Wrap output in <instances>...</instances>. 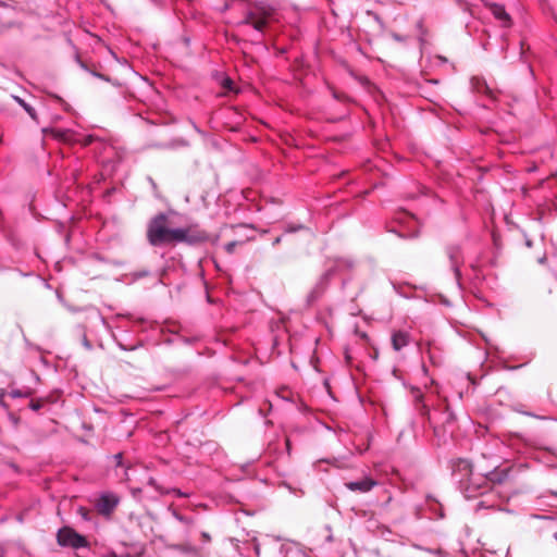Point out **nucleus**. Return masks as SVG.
Segmentation results:
<instances>
[{
  "mask_svg": "<svg viewBox=\"0 0 557 557\" xmlns=\"http://www.w3.org/2000/svg\"><path fill=\"white\" fill-rule=\"evenodd\" d=\"M422 370H423V372H424V373H426V372H428V370H426V367H425V366H422Z\"/></svg>",
  "mask_w": 557,
  "mask_h": 557,
  "instance_id": "4c0bfd02",
  "label": "nucleus"
},
{
  "mask_svg": "<svg viewBox=\"0 0 557 557\" xmlns=\"http://www.w3.org/2000/svg\"><path fill=\"white\" fill-rule=\"evenodd\" d=\"M491 12L494 15V17L502 22L503 26H509L510 25V16L507 13L506 9L502 4L493 3L491 5Z\"/></svg>",
  "mask_w": 557,
  "mask_h": 557,
  "instance_id": "f8f14e48",
  "label": "nucleus"
},
{
  "mask_svg": "<svg viewBox=\"0 0 557 557\" xmlns=\"http://www.w3.org/2000/svg\"><path fill=\"white\" fill-rule=\"evenodd\" d=\"M242 23L252 26L258 32H262L267 24V20L265 17L258 16V14L253 11H248Z\"/></svg>",
  "mask_w": 557,
  "mask_h": 557,
  "instance_id": "9b49d317",
  "label": "nucleus"
},
{
  "mask_svg": "<svg viewBox=\"0 0 557 557\" xmlns=\"http://www.w3.org/2000/svg\"><path fill=\"white\" fill-rule=\"evenodd\" d=\"M57 541L60 546L72 547L75 549L85 548L88 546V541L85 536L67 527H64L58 531Z\"/></svg>",
  "mask_w": 557,
  "mask_h": 557,
  "instance_id": "20e7f679",
  "label": "nucleus"
},
{
  "mask_svg": "<svg viewBox=\"0 0 557 557\" xmlns=\"http://www.w3.org/2000/svg\"><path fill=\"white\" fill-rule=\"evenodd\" d=\"M376 485L377 482L369 476H364L358 481H349L345 483L347 490L358 493H368Z\"/></svg>",
  "mask_w": 557,
  "mask_h": 557,
  "instance_id": "1a4fd4ad",
  "label": "nucleus"
},
{
  "mask_svg": "<svg viewBox=\"0 0 557 557\" xmlns=\"http://www.w3.org/2000/svg\"><path fill=\"white\" fill-rule=\"evenodd\" d=\"M554 537H555V539H556V541H557V532L554 534Z\"/></svg>",
  "mask_w": 557,
  "mask_h": 557,
  "instance_id": "58836bf2",
  "label": "nucleus"
},
{
  "mask_svg": "<svg viewBox=\"0 0 557 557\" xmlns=\"http://www.w3.org/2000/svg\"><path fill=\"white\" fill-rule=\"evenodd\" d=\"M410 343V335L406 331H395L392 334V347L395 351L401 350Z\"/></svg>",
  "mask_w": 557,
  "mask_h": 557,
  "instance_id": "9d476101",
  "label": "nucleus"
},
{
  "mask_svg": "<svg viewBox=\"0 0 557 557\" xmlns=\"http://www.w3.org/2000/svg\"><path fill=\"white\" fill-rule=\"evenodd\" d=\"M431 555L432 550L419 546L411 547L407 553V557H430Z\"/></svg>",
  "mask_w": 557,
  "mask_h": 557,
  "instance_id": "dca6fc26",
  "label": "nucleus"
},
{
  "mask_svg": "<svg viewBox=\"0 0 557 557\" xmlns=\"http://www.w3.org/2000/svg\"><path fill=\"white\" fill-rule=\"evenodd\" d=\"M355 268V261L350 258H337L334 261V265L329 268L315 283L313 288L308 294V302L317 301L323 293L326 290L330 281L336 273H342L344 271H350Z\"/></svg>",
  "mask_w": 557,
  "mask_h": 557,
  "instance_id": "f03ea898",
  "label": "nucleus"
},
{
  "mask_svg": "<svg viewBox=\"0 0 557 557\" xmlns=\"http://www.w3.org/2000/svg\"><path fill=\"white\" fill-rule=\"evenodd\" d=\"M392 37H393V39H394V40H396V41H399V42L405 41V38H404L401 35L397 34V33H393V34H392Z\"/></svg>",
  "mask_w": 557,
  "mask_h": 557,
  "instance_id": "a878e982",
  "label": "nucleus"
},
{
  "mask_svg": "<svg viewBox=\"0 0 557 557\" xmlns=\"http://www.w3.org/2000/svg\"><path fill=\"white\" fill-rule=\"evenodd\" d=\"M83 345H84V347H85L86 349H88V350H90V349L92 348L91 343L87 339V337H86V336H84V338H83Z\"/></svg>",
  "mask_w": 557,
  "mask_h": 557,
  "instance_id": "393cba45",
  "label": "nucleus"
},
{
  "mask_svg": "<svg viewBox=\"0 0 557 557\" xmlns=\"http://www.w3.org/2000/svg\"><path fill=\"white\" fill-rule=\"evenodd\" d=\"M172 515L181 523L190 524L193 522L191 518L183 516L180 512H177L176 510H173Z\"/></svg>",
  "mask_w": 557,
  "mask_h": 557,
  "instance_id": "aec40b11",
  "label": "nucleus"
},
{
  "mask_svg": "<svg viewBox=\"0 0 557 557\" xmlns=\"http://www.w3.org/2000/svg\"><path fill=\"white\" fill-rule=\"evenodd\" d=\"M112 459L115 462L116 469H121L122 473L116 472V475L122 481H129L128 470L131 469L129 466L125 465L123 461V453H117L112 456Z\"/></svg>",
  "mask_w": 557,
  "mask_h": 557,
  "instance_id": "4468645a",
  "label": "nucleus"
},
{
  "mask_svg": "<svg viewBox=\"0 0 557 557\" xmlns=\"http://www.w3.org/2000/svg\"><path fill=\"white\" fill-rule=\"evenodd\" d=\"M238 244L239 243L236 240L230 242L224 246V249L227 253L232 255L235 251V248Z\"/></svg>",
  "mask_w": 557,
  "mask_h": 557,
  "instance_id": "4be33fe9",
  "label": "nucleus"
},
{
  "mask_svg": "<svg viewBox=\"0 0 557 557\" xmlns=\"http://www.w3.org/2000/svg\"><path fill=\"white\" fill-rule=\"evenodd\" d=\"M132 491H133V494H134V495H136V493H140V492H141V490H140V488H133Z\"/></svg>",
  "mask_w": 557,
  "mask_h": 557,
  "instance_id": "473e14b6",
  "label": "nucleus"
},
{
  "mask_svg": "<svg viewBox=\"0 0 557 557\" xmlns=\"http://www.w3.org/2000/svg\"><path fill=\"white\" fill-rule=\"evenodd\" d=\"M148 181H149V183H150L151 187H152L153 189H157V185H156L154 181H153L151 177H148Z\"/></svg>",
  "mask_w": 557,
  "mask_h": 557,
  "instance_id": "c756f323",
  "label": "nucleus"
},
{
  "mask_svg": "<svg viewBox=\"0 0 557 557\" xmlns=\"http://www.w3.org/2000/svg\"><path fill=\"white\" fill-rule=\"evenodd\" d=\"M44 406V401L42 399H32L28 407L33 410V411H39Z\"/></svg>",
  "mask_w": 557,
  "mask_h": 557,
  "instance_id": "412c9836",
  "label": "nucleus"
},
{
  "mask_svg": "<svg viewBox=\"0 0 557 557\" xmlns=\"http://www.w3.org/2000/svg\"><path fill=\"white\" fill-rule=\"evenodd\" d=\"M134 277L136 280H139V278H143V277H146L148 275H150V271L149 270H140V271H136L133 273Z\"/></svg>",
  "mask_w": 557,
  "mask_h": 557,
  "instance_id": "b1692460",
  "label": "nucleus"
},
{
  "mask_svg": "<svg viewBox=\"0 0 557 557\" xmlns=\"http://www.w3.org/2000/svg\"><path fill=\"white\" fill-rule=\"evenodd\" d=\"M445 252L449 260L450 268L455 274V277L459 282L461 276L460 267L463 263L462 248L459 244H449L446 246Z\"/></svg>",
  "mask_w": 557,
  "mask_h": 557,
  "instance_id": "39448f33",
  "label": "nucleus"
},
{
  "mask_svg": "<svg viewBox=\"0 0 557 557\" xmlns=\"http://www.w3.org/2000/svg\"><path fill=\"white\" fill-rule=\"evenodd\" d=\"M453 480L458 485L459 480H466L473 475L472 465L468 459L458 458L451 461Z\"/></svg>",
  "mask_w": 557,
  "mask_h": 557,
  "instance_id": "6e6552de",
  "label": "nucleus"
},
{
  "mask_svg": "<svg viewBox=\"0 0 557 557\" xmlns=\"http://www.w3.org/2000/svg\"><path fill=\"white\" fill-rule=\"evenodd\" d=\"M281 242H282V236H277V237L273 240L272 245L275 247V246H277L278 244H281Z\"/></svg>",
  "mask_w": 557,
  "mask_h": 557,
  "instance_id": "c85d7f7f",
  "label": "nucleus"
},
{
  "mask_svg": "<svg viewBox=\"0 0 557 557\" xmlns=\"http://www.w3.org/2000/svg\"><path fill=\"white\" fill-rule=\"evenodd\" d=\"M417 26L419 27V29H422V22H419Z\"/></svg>",
  "mask_w": 557,
  "mask_h": 557,
  "instance_id": "e433bc0d",
  "label": "nucleus"
},
{
  "mask_svg": "<svg viewBox=\"0 0 557 557\" xmlns=\"http://www.w3.org/2000/svg\"><path fill=\"white\" fill-rule=\"evenodd\" d=\"M459 491L465 498L471 499L483 495L488 488V479L484 475H471L466 480H459Z\"/></svg>",
  "mask_w": 557,
  "mask_h": 557,
  "instance_id": "7ed1b4c3",
  "label": "nucleus"
},
{
  "mask_svg": "<svg viewBox=\"0 0 557 557\" xmlns=\"http://www.w3.org/2000/svg\"><path fill=\"white\" fill-rule=\"evenodd\" d=\"M305 228H306V226L301 223L289 222V223L285 224L284 233H286V234L296 233V232L305 230Z\"/></svg>",
  "mask_w": 557,
  "mask_h": 557,
  "instance_id": "6ab92c4d",
  "label": "nucleus"
},
{
  "mask_svg": "<svg viewBox=\"0 0 557 557\" xmlns=\"http://www.w3.org/2000/svg\"><path fill=\"white\" fill-rule=\"evenodd\" d=\"M147 484L151 487H153L157 492H159L160 494H164V492L159 487V485L157 484V481L153 479V478H149L148 481H147Z\"/></svg>",
  "mask_w": 557,
  "mask_h": 557,
  "instance_id": "5701e85b",
  "label": "nucleus"
},
{
  "mask_svg": "<svg viewBox=\"0 0 557 557\" xmlns=\"http://www.w3.org/2000/svg\"><path fill=\"white\" fill-rule=\"evenodd\" d=\"M182 549H183V550H185V552L193 550V548H191V547H186V548H182Z\"/></svg>",
  "mask_w": 557,
  "mask_h": 557,
  "instance_id": "c9c22d12",
  "label": "nucleus"
},
{
  "mask_svg": "<svg viewBox=\"0 0 557 557\" xmlns=\"http://www.w3.org/2000/svg\"><path fill=\"white\" fill-rule=\"evenodd\" d=\"M255 552H256L257 556H259L260 549H259V545L258 544L255 545Z\"/></svg>",
  "mask_w": 557,
  "mask_h": 557,
  "instance_id": "2f4dec72",
  "label": "nucleus"
},
{
  "mask_svg": "<svg viewBox=\"0 0 557 557\" xmlns=\"http://www.w3.org/2000/svg\"><path fill=\"white\" fill-rule=\"evenodd\" d=\"M411 394H412L417 409L419 410L420 414H422V416L429 414V407L423 401L424 395H423L422 391L419 387L412 386Z\"/></svg>",
  "mask_w": 557,
  "mask_h": 557,
  "instance_id": "ddd939ff",
  "label": "nucleus"
},
{
  "mask_svg": "<svg viewBox=\"0 0 557 557\" xmlns=\"http://www.w3.org/2000/svg\"><path fill=\"white\" fill-rule=\"evenodd\" d=\"M471 89L479 94L490 95L492 92L490 86L486 81L480 76H473L470 79Z\"/></svg>",
  "mask_w": 557,
  "mask_h": 557,
  "instance_id": "2eb2a0df",
  "label": "nucleus"
},
{
  "mask_svg": "<svg viewBox=\"0 0 557 557\" xmlns=\"http://www.w3.org/2000/svg\"><path fill=\"white\" fill-rule=\"evenodd\" d=\"M201 537L203 539L205 542L211 541V537H210L209 533H207V532H201Z\"/></svg>",
  "mask_w": 557,
  "mask_h": 557,
  "instance_id": "cd10ccee",
  "label": "nucleus"
},
{
  "mask_svg": "<svg viewBox=\"0 0 557 557\" xmlns=\"http://www.w3.org/2000/svg\"><path fill=\"white\" fill-rule=\"evenodd\" d=\"M12 398H28L33 395V391L30 388H12L9 393Z\"/></svg>",
  "mask_w": 557,
  "mask_h": 557,
  "instance_id": "a211bd4d",
  "label": "nucleus"
},
{
  "mask_svg": "<svg viewBox=\"0 0 557 557\" xmlns=\"http://www.w3.org/2000/svg\"><path fill=\"white\" fill-rule=\"evenodd\" d=\"M181 236L177 228L168 226V215L163 212L154 215L147 225V240L153 247L175 244Z\"/></svg>",
  "mask_w": 557,
  "mask_h": 557,
  "instance_id": "f257e3e1",
  "label": "nucleus"
},
{
  "mask_svg": "<svg viewBox=\"0 0 557 557\" xmlns=\"http://www.w3.org/2000/svg\"><path fill=\"white\" fill-rule=\"evenodd\" d=\"M177 231L181 232L182 236L181 238L175 239V244L186 243L188 245H197L200 243H205L210 238L207 232L201 231L197 227H178Z\"/></svg>",
  "mask_w": 557,
  "mask_h": 557,
  "instance_id": "423d86ee",
  "label": "nucleus"
},
{
  "mask_svg": "<svg viewBox=\"0 0 557 557\" xmlns=\"http://www.w3.org/2000/svg\"><path fill=\"white\" fill-rule=\"evenodd\" d=\"M545 260H546V258H545V257H542V258H540V259H539V262H540V263H544V261H545Z\"/></svg>",
  "mask_w": 557,
  "mask_h": 557,
  "instance_id": "f704fd0d",
  "label": "nucleus"
},
{
  "mask_svg": "<svg viewBox=\"0 0 557 557\" xmlns=\"http://www.w3.org/2000/svg\"><path fill=\"white\" fill-rule=\"evenodd\" d=\"M119 503L120 498L116 494L106 492L99 496L96 508L100 515L109 517L115 510Z\"/></svg>",
  "mask_w": 557,
  "mask_h": 557,
  "instance_id": "0eeeda50",
  "label": "nucleus"
},
{
  "mask_svg": "<svg viewBox=\"0 0 557 557\" xmlns=\"http://www.w3.org/2000/svg\"><path fill=\"white\" fill-rule=\"evenodd\" d=\"M13 98L28 113V115L33 120H35V121L37 120L36 110L30 104H28L26 101H24L22 98H20L17 96H14Z\"/></svg>",
  "mask_w": 557,
  "mask_h": 557,
  "instance_id": "f3484780",
  "label": "nucleus"
},
{
  "mask_svg": "<svg viewBox=\"0 0 557 557\" xmlns=\"http://www.w3.org/2000/svg\"><path fill=\"white\" fill-rule=\"evenodd\" d=\"M525 244H527V246H528V247H531V246H532V243H531V240H530V239H527Z\"/></svg>",
  "mask_w": 557,
  "mask_h": 557,
  "instance_id": "72a5a7b5",
  "label": "nucleus"
},
{
  "mask_svg": "<svg viewBox=\"0 0 557 557\" xmlns=\"http://www.w3.org/2000/svg\"><path fill=\"white\" fill-rule=\"evenodd\" d=\"M94 139H95V136H92V135H88V136L85 138V141H84V143H85V145H89V144H91V143L94 141Z\"/></svg>",
  "mask_w": 557,
  "mask_h": 557,
  "instance_id": "bb28decb",
  "label": "nucleus"
},
{
  "mask_svg": "<svg viewBox=\"0 0 557 557\" xmlns=\"http://www.w3.org/2000/svg\"><path fill=\"white\" fill-rule=\"evenodd\" d=\"M285 442H286V449H287V451L289 453V451H290V441H289V438L287 437Z\"/></svg>",
  "mask_w": 557,
  "mask_h": 557,
  "instance_id": "7c9ffc66",
  "label": "nucleus"
}]
</instances>
